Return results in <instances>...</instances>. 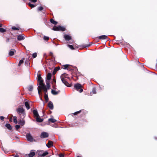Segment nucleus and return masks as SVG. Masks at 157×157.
<instances>
[{
    "label": "nucleus",
    "mask_w": 157,
    "mask_h": 157,
    "mask_svg": "<svg viewBox=\"0 0 157 157\" xmlns=\"http://www.w3.org/2000/svg\"><path fill=\"white\" fill-rule=\"evenodd\" d=\"M17 113L20 115V117H22L23 118H25V110L22 108H18L16 109Z\"/></svg>",
    "instance_id": "f257e3e1"
},
{
    "label": "nucleus",
    "mask_w": 157,
    "mask_h": 157,
    "mask_svg": "<svg viewBox=\"0 0 157 157\" xmlns=\"http://www.w3.org/2000/svg\"><path fill=\"white\" fill-rule=\"evenodd\" d=\"M36 154L38 155V157H41L45 156L48 154V153L47 151L44 152L43 150H39L36 152Z\"/></svg>",
    "instance_id": "f03ea898"
},
{
    "label": "nucleus",
    "mask_w": 157,
    "mask_h": 157,
    "mask_svg": "<svg viewBox=\"0 0 157 157\" xmlns=\"http://www.w3.org/2000/svg\"><path fill=\"white\" fill-rule=\"evenodd\" d=\"M60 78L62 82L66 86L70 87V85L66 80L63 77V75L60 76Z\"/></svg>",
    "instance_id": "7ed1b4c3"
},
{
    "label": "nucleus",
    "mask_w": 157,
    "mask_h": 157,
    "mask_svg": "<svg viewBox=\"0 0 157 157\" xmlns=\"http://www.w3.org/2000/svg\"><path fill=\"white\" fill-rule=\"evenodd\" d=\"M43 89L44 90V95L46 94H47V89L46 87V86L44 87H43L40 89H38V93L40 95V93L41 92V89Z\"/></svg>",
    "instance_id": "20e7f679"
},
{
    "label": "nucleus",
    "mask_w": 157,
    "mask_h": 157,
    "mask_svg": "<svg viewBox=\"0 0 157 157\" xmlns=\"http://www.w3.org/2000/svg\"><path fill=\"white\" fill-rule=\"evenodd\" d=\"M38 81L39 82V85L38 86L40 89L45 86V84L43 83V80L39 81Z\"/></svg>",
    "instance_id": "39448f33"
},
{
    "label": "nucleus",
    "mask_w": 157,
    "mask_h": 157,
    "mask_svg": "<svg viewBox=\"0 0 157 157\" xmlns=\"http://www.w3.org/2000/svg\"><path fill=\"white\" fill-rule=\"evenodd\" d=\"M52 77V74L50 73H48L46 76V82H50V80Z\"/></svg>",
    "instance_id": "423d86ee"
},
{
    "label": "nucleus",
    "mask_w": 157,
    "mask_h": 157,
    "mask_svg": "<svg viewBox=\"0 0 157 157\" xmlns=\"http://www.w3.org/2000/svg\"><path fill=\"white\" fill-rule=\"evenodd\" d=\"M21 119L18 121V124H20L21 125L23 126L25 124V121L22 117H20Z\"/></svg>",
    "instance_id": "0eeeda50"
},
{
    "label": "nucleus",
    "mask_w": 157,
    "mask_h": 157,
    "mask_svg": "<svg viewBox=\"0 0 157 157\" xmlns=\"http://www.w3.org/2000/svg\"><path fill=\"white\" fill-rule=\"evenodd\" d=\"M48 133L45 132H43L41 133L40 136L41 137H48Z\"/></svg>",
    "instance_id": "6e6552de"
},
{
    "label": "nucleus",
    "mask_w": 157,
    "mask_h": 157,
    "mask_svg": "<svg viewBox=\"0 0 157 157\" xmlns=\"http://www.w3.org/2000/svg\"><path fill=\"white\" fill-rule=\"evenodd\" d=\"M46 145L48 148H50L53 146V142L51 140H48V142L46 144Z\"/></svg>",
    "instance_id": "1a4fd4ad"
},
{
    "label": "nucleus",
    "mask_w": 157,
    "mask_h": 157,
    "mask_svg": "<svg viewBox=\"0 0 157 157\" xmlns=\"http://www.w3.org/2000/svg\"><path fill=\"white\" fill-rule=\"evenodd\" d=\"M33 113L34 116L36 117H39L37 111L36 109H35L33 110Z\"/></svg>",
    "instance_id": "9d476101"
},
{
    "label": "nucleus",
    "mask_w": 157,
    "mask_h": 157,
    "mask_svg": "<svg viewBox=\"0 0 157 157\" xmlns=\"http://www.w3.org/2000/svg\"><path fill=\"white\" fill-rule=\"evenodd\" d=\"M64 37L67 41H69L71 39V37L68 35H64Z\"/></svg>",
    "instance_id": "9b49d317"
},
{
    "label": "nucleus",
    "mask_w": 157,
    "mask_h": 157,
    "mask_svg": "<svg viewBox=\"0 0 157 157\" xmlns=\"http://www.w3.org/2000/svg\"><path fill=\"white\" fill-rule=\"evenodd\" d=\"M15 52L16 51L15 49H11L9 52V56H13Z\"/></svg>",
    "instance_id": "f8f14e48"
},
{
    "label": "nucleus",
    "mask_w": 157,
    "mask_h": 157,
    "mask_svg": "<svg viewBox=\"0 0 157 157\" xmlns=\"http://www.w3.org/2000/svg\"><path fill=\"white\" fill-rule=\"evenodd\" d=\"M74 87L78 90L81 88L82 85L79 83H77L75 84Z\"/></svg>",
    "instance_id": "ddd939ff"
},
{
    "label": "nucleus",
    "mask_w": 157,
    "mask_h": 157,
    "mask_svg": "<svg viewBox=\"0 0 157 157\" xmlns=\"http://www.w3.org/2000/svg\"><path fill=\"white\" fill-rule=\"evenodd\" d=\"M17 39L18 40H24V35H19L17 36Z\"/></svg>",
    "instance_id": "4468645a"
},
{
    "label": "nucleus",
    "mask_w": 157,
    "mask_h": 157,
    "mask_svg": "<svg viewBox=\"0 0 157 157\" xmlns=\"http://www.w3.org/2000/svg\"><path fill=\"white\" fill-rule=\"evenodd\" d=\"M48 107L51 109H53V105L52 103L50 101L48 104Z\"/></svg>",
    "instance_id": "2eb2a0df"
},
{
    "label": "nucleus",
    "mask_w": 157,
    "mask_h": 157,
    "mask_svg": "<svg viewBox=\"0 0 157 157\" xmlns=\"http://www.w3.org/2000/svg\"><path fill=\"white\" fill-rule=\"evenodd\" d=\"M99 39L101 40L107 39L108 38V37L106 35H102L98 37Z\"/></svg>",
    "instance_id": "dca6fc26"
},
{
    "label": "nucleus",
    "mask_w": 157,
    "mask_h": 157,
    "mask_svg": "<svg viewBox=\"0 0 157 157\" xmlns=\"http://www.w3.org/2000/svg\"><path fill=\"white\" fill-rule=\"evenodd\" d=\"M36 121L38 122H42L43 121V119L40 118V117H36Z\"/></svg>",
    "instance_id": "f3484780"
},
{
    "label": "nucleus",
    "mask_w": 157,
    "mask_h": 157,
    "mask_svg": "<svg viewBox=\"0 0 157 157\" xmlns=\"http://www.w3.org/2000/svg\"><path fill=\"white\" fill-rule=\"evenodd\" d=\"M59 92L60 91H56L55 90H51L52 93L54 95H56L58 94Z\"/></svg>",
    "instance_id": "a211bd4d"
},
{
    "label": "nucleus",
    "mask_w": 157,
    "mask_h": 157,
    "mask_svg": "<svg viewBox=\"0 0 157 157\" xmlns=\"http://www.w3.org/2000/svg\"><path fill=\"white\" fill-rule=\"evenodd\" d=\"M61 27V26H55L52 28V30L55 31H59V28Z\"/></svg>",
    "instance_id": "6ab92c4d"
},
{
    "label": "nucleus",
    "mask_w": 157,
    "mask_h": 157,
    "mask_svg": "<svg viewBox=\"0 0 157 157\" xmlns=\"http://www.w3.org/2000/svg\"><path fill=\"white\" fill-rule=\"evenodd\" d=\"M59 69V67H55V68L54 70H53V73H52V74L53 75H54L56 72L58 71Z\"/></svg>",
    "instance_id": "aec40b11"
},
{
    "label": "nucleus",
    "mask_w": 157,
    "mask_h": 157,
    "mask_svg": "<svg viewBox=\"0 0 157 157\" xmlns=\"http://www.w3.org/2000/svg\"><path fill=\"white\" fill-rule=\"evenodd\" d=\"M35 154V152H32V151H31L29 155V157H33Z\"/></svg>",
    "instance_id": "412c9836"
},
{
    "label": "nucleus",
    "mask_w": 157,
    "mask_h": 157,
    "mask_svg": "<svg viewBox=\"0 0 157 157\" xmlns=\"http://www.w3.org/2000/svg\"><path fill=\"white\" fill-rule=\"evenodd\" d=\"M25 105L26 108L28 110L29 109H30V106L29 105V103L28 102L26 101L25 102Z\"/></svg>",
    "instance_id": "4be33fe9"
},
{
    "label": "nucleus",
    "mask_w": 157,
    "mask_h": 157,
    "mask_svg": "<svg viewBox=\"0 0 157 157\" xmlns=\"http://www.w3.org/2000/svg\"><path fill=\"white\" fill-rule=\"evenodd\" d=\"M37 80L38 81L42 80L40 74L38 73L37 76Z\"/></svg>",
    "instance_id": "5701e85b"
},
{
    "label": "nucleus",
    "mask_w": 157,
    "mask_h": 157,
    "mask_svg": "<svg viewBox=\"0 0 157 157\" xmlns=\"http://www.w3.org/2000/svg\"><path fill=\"white\" fill-rule=\"evenodd\" d=\"M6 126L9 130H11L12 129V127L10 124H7L6 125Z\"/></svg>",
    "instance_id": "b1692460"
},
{
    "label": "nucleus",
    "mask_w": 157,
    "mask_h": 157,
    "mask_svg": "<svg viewBox=\"0 0 157 157\" xmlns=\"http://www.w3.org/2000/svg\"><path fill=\"white\" fill-rule=\"evenodd\" d=\"M50 21L54 25H56L57 23V22L55 21L53 19H51L50 20Z\"/></svg>",
    "instance_id": "393cba45"
},
{
    "label": "nucleus",
    "mask_w": 157,
    "mask_h": 157,
    "mask_svg": "<svg viewBox=\"0 0 157 157\" xmlns=\"http://www.w3.org/2000/svg\"><path fill=\"white\" fill-rule=\"evenodd\" d=\"M46 83L47 85V90H49L50 88V82H46Z\"/></svg>",
    "instance_id": "a878e982"
},
{
    "label": "nucleus",
    "mask_w": 157,
    "mask_h": 157,
    "mask_svg": "<svg viewBox=\"0 0 157 157\" xmlns=\"http://www.w3.org/2000/svg\"><path fill=\"white\" fill-rule=\"evenodd\" d=\"M65 30V28L64 27L61 26L60 28H59V31H64Z\"/></svg>",
    "instance_id": "bb28decb"
},
{
    "label": "nucleus",
    "mask_w": 157,
    "mask_h": 157,
    "mask_svg": "<svg viewBox=\"0 0 157 157\" xmlns=\"http://www.w3.org/2000/svg\"><path fill=\"white\" fill-rule=\"evenodd\" d=\"M27 140L31 142H33V141H35L33 138H27Z\"/></svg>",
    "instance_id": "cd10ccee"
},
{
    "label": "nucleus",
    "mask_w": 157,
    "mask_h": 157,
    "mask_svg": "<svg viewBox=\"0 0 157 157\" xmlns=\"http://www.w3.org/2000/svg\"><path fill=\"white\" fill-rule=\"evenodd\" d=\"M48 121L52 123H54L56 121L55 119L53 118H50L48 119Z\"/></svg>",
    "instance_id": "c85d7f7f"
},
{
    "label": "nucleus",
    "mask_w": 157,
    "mask_h": 157,
    "mask_svg": "<svg viewBox=\"0 0 157 157\" xmlns=\"http://www.w3.org/2000/svg\"><path fill=\"white\" fill-rule=\"evenodd\" d=\"M69 66V64L65 65L63 66V68L64 69H66Z\"/></svg>",
    "instance_id": "c756f323"
},
{
    "label": "nucleus",
    "mask_w": 157,
    "mask_h": 157,
    "mask_svg": "<svg viewBox=\"0 0 157 157\" xmlns=\"http://www.w3.org/2000/svg\"><path fill=\"white\" fill-rule=\"evenodd\" d=\"M44 98L46 102H47L48 100V94L44 95Z\"/></svg>",
    "instance_id": "7c9ffc66"
},
{
    "label": "nucleus",
    "mask_w": 157,
    "mask_h": 157,
    "mask_svg": "<svg viewBox=\"0 0 157 157\" xmlns=\"http://www.w3.org/2000/svg\"><path fill=\"white\" fill-rule=\"evenodd\" d=\"M13 121L15 124H17V117H13Z\"/></svg>",
    "instance_id": "2f4dec72"
},
{
    "label": "nucleus",
    "mask_w": 157,
    "mask_h": 157,
    "mask_svg": "<svg viewBox=\"0 0 157 157\" xmlns=\"http://www.w3.org/2000/svg\"><path fill=\"white\" fill-rule=\"evenodd\" d=\"M6 31V30L3 28H0V32L1 33H4Z\"/></svg>",
    "instance_id": "473e14b6"
},
{
    "label": "nucleus",
    "mask_w": 157,
    "mask_h": 157,
    "mask_svg": "<svg viewBox=\"0 0 157 157\" xmlns=\"http://www.w3.org/2000/svg\"><path fill=\"white\" fill-rule=\"evenodd\" d=\"M43 39H44V40H45L48 41V40H49V37H48V36H44Z\"/></svg>",
    "instance_id": "72a5a7b5"
},
{
    "label": "nucleus",
    "mask_w": 157,
    "mask_h": 157,
    "mask_svg": "<svg viewBox=\"0 0 157 157\" xmlns=\"http://www.w3.org/2000/svg\"><path fill=\"white\" fill-rule=\"evenodd\" d=\"M67 46L69 48H71V49L72 50H73V49H74V48L73 46L72 45H69V44H67Z\"/></svg>",
    "instance_id": "f704fd0d"
},
{
    "label": "nucleus",
    "mask_w": 157,
    "mask_h": 157,
    "mask_svg": "<svg viewBox=\"0 0 157 157\" xmlns=\"http://www.w3.org/2000/svg\"><path fill=\"white\" fill-rule=\"evenodd\" d=\"M33 89V87L32 86H30L28 87V90L29 91H31Z\"/></svg>",
    "instance_id": "c9c22d12"
},
{
    "label": "nucleus",
    "mask_w": 157,
    "mask_h": 157,
    "mask_svg": "<svg viewBox=\"0 0 157 157\" xmlns=\"http://www.w3.org/2000/svg\"><path fill=\"white\" fill-rule=\"evenodd\" d=\"M26 137H32L31 134L30 133H27L26 134Z\"/></svg>",
    "instance_id": "e433bc0d"
},
{
    "label": "nucleus",
    "mask_w": 157,
    "mask_h": 157,
    "mask_svg": "<svg viewBox=\"0 0 157 157\" xmlns=\"http://www.w3.org/2000/svg\"><path fill=\"white\" fill-rule=\"evenodd\" d=\"M12 29L13 30H19V29L17 28L15 26H13L12 27Z\"/></svg>",
    "instance_id": "4c0bfd02"
},
{
    "label": "nucleus",
    "mask_w": 157,
    "mask_h": 157,
    "mask_svg": "<svg viewBox=\"0 0 157 157\" xmlns=\"http://www.w3.org/2000/svg\"><path fill=\"white\" fill-rule=\"evenodd\" d=\"M81 112V110H80V111L76 112H75L74 113V115H76L80 113Z\"/></svg>",
    "instance_id": "58836bf2"
},
{
    "label": "nucleus",
    "mask_w": 157,
    "mask_h": 157,
    "mask_svg": "<svg viewBox=\"0 0 157 157\" xmlns=\"http://www.w3.org/2000/svg\"><path fill=\"white\" fill-rule=\"evenodd\" d=\"M92 92L94 94H95L96 93V90L95 88H94L92 89Z\"/></svg>",
    "instance_id": "ea45409f"
},
{
    "label": "nucleus",
    "mask_w": 157,
    "mask_h": 157,
    "mask_svg": "<svg viewBox=\"0 0 157 157\" xmlns=\"http://www.w3.org/2000/svg\"><path fill=\"white\" fill-rule=\"evenodd\" d=\"M32 56L34 58H36L37 56V53L36 52L33 53L32 55Z\"/></svg>",
    "instance_id": "a19ab883"
},
{
    "label": "nucleus",
    "mask_w": 157,
    "mask_h": 157,
    "mask_svg": "<svg viewBox=\"0 0 157 157\" xmlns=\"http://www.w3.org/2000/svg\"><path fill=\"white\" fill-rule=\"evenodd\" d=\"M23 62V60H21L19 62V63H18V66H20V65L22 64Z\"/></svg>",
    "instance_id": "79ce46f5"
},
{
    "label": "nucleus",
    "mask_w": 157,
    "mask_h": 157,
    "mask_svg": "<svg viewBox=\"0 0 157 157\" xmlns=\"http://www.w3.org/2000/svg\"><path fill=\"white\" fill-rule=\"evenodd\" d=\"M28 4L32 8L34 7L35 6V5H34L33 4H32L30 3H29Z\"/></svg>",
    "instance_id": "37998d69"
},
{
    "label": "nucleus",
    "mask_w": 157,
    "mask_h": 157,
    "mask_svg": "<svg viewBox=\"0 0 157 157\" xmlns=\"http://www.w3.org/2000/svg\"><path fill=\"white\" fill-rule=\"evenodd\" d=\"M43 9V7L41 6H40L38 8V10L39 11H40L42 10Z\"/></svg>",
    "instance_id": "c03bdc74"
},
{
    "label": "nucleus",
    "mask_w": 157,
    "mask_h": 157,
    "mask_svg": "<svg viewBox=\"0 0 157 157\" xmlns=\"http://www.w3.org/2000/svg\"><path fill=\"white\" fill-rule=\"evenodd\" d=\"M20 128V126L19 125H16L15 126V128L16 129V130H18V129H19Z\"/></svg>",
    "instance_id": "a18cd8bd"
},
{
    "label": "nucleus",
    "mask_w": 157,
    "mask_h": 157,
    "mask_svg": "<svg viewBox=\"0 0 157 157\" xmlns=\"http://www.w3.org/2000/svg\"><path fill=\"white\" fill-rule=\"evenodd\" d=\"M4 118V117L3 116L0 117V119L1 120H3Z\"/></svg>",
    "instance_id": "49530a36"
},
{
    "label": "nucleus",
    "mask_w": 157,
    "mask_h": 157,
    "mask_svg": "<svg viewBox=\"0 0 157 157\" xmlns=\"http://www.w3.org/2000/svg\"><path fill=\"white\" fill-rule=\"evenodd\" d=\"M59 156L60 157H64V155L63 154H60L59 155Z\"/></svg>",
    "instance_id": "de8ad7c7"
},
{
    "label": "nucleus",
    "mask_w": 157,
    "mask_h": 157,
    "mask_svg": "<svg viewBox=\"0 0 157 157\" xmlns=\"http://www.w3.org/2000/svg\"><path fill=\"white\" fill-rule=\"evenodd\" d=\"M49 55L52 57L53 56V53L52 52H50L49 53Z\"/></svg>",
    "instance_id": "09e8293b"
},
{
    "label": "nucleus",
    "mask_w": 157,
    "mask_h": 157,
    "mask_svg": "<svg viewBox=\"0 0 157 157\" xmlns=\"http://www.w3.org/2000/svg\"><path fill=\"white\" fill-rule=\"evenodd\" d=\"M56 78H55V77H54V78H53V82H56Z\"/></svg>",
    "instance_id": "8fccbe9b"
},
{
    "label": "nucleus",
    "mask_w": 157,
    "mask_h": 157,
    "mask_svg": "<svg viewBox=\"0 0 157 157\" xmlns=\"http://www.w3.org/2000/svg\"><path fill=\"white\" fill-rule=\"evenodd\" d=\"M30 1L33 2H36L37 0H30Z\"/></svg>",
    "instance_id": "3c124183"
},
{
    "label": "nucleus",
    "mask_w": 157,
    "mask_h": 157,
    "mask_svg": "<svg viewBox=\"0 0 157 157\" xmlns=\"http://www.w3.org/2000/svg\"><path fill=\"white\" fill-rule=\"evenodd\" d=\"M80 89V90H79V92H80V93H81V92H82L83 91V89H81V88H80V89Z\"/></svg>",
    "instance_id": "603ef678"
},
{
    "label": "nucleus",
    "mask_w": 157,
    "mask_h": 157,
    "mask_svg": "<svg viewBox=\"0 0 157 157\" xmlns=\"http://www.w3.org/2000/svg\"><path fill=\"white\" fill-rule=\"evenodd\" d=\"M13 157H19V156L18 155H15V156H14Z\"/></svg>",
    "instance_id": "864d4df0"
},
{
    "label": "nucleus",
    "mask_w": 157,
    "mask_h": 157,
    "mask_svg": "<svg viewBox=\"0 0 157 157\" xmlns=\"http://www.w3.org/2000/svg\"><path fill=\"white\" fill-rule=\"evenodd\" d=\"M2 26V25L0 23V27H1Z\"/></svg>",
    "instance_id": "5fc2aeb1"
},
{
    "label": "nucleus",
    "mask_w": 157,
    "mask_h": 157,
    "mask_svg": "<svg viewBox=\"0 0 157 157\" xmlns=\"http://www.w3.org/2000/svg\"><path fill=\"white\" fill-rule=\"evenodd\" d=\"M90 45H87V46H86V47L88 48Z\"/></svg>",
    "instance_id": "6e6d98bb"
}]
</instances>
